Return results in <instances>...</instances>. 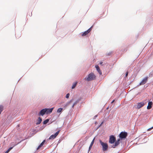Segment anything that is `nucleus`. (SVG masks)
I'll use <instances>...</instances> for the list:
<instances>
[{"instance_id": "nucleus-1", "label": "nucleus", "mask_w": 153, "mask_h": 153, "mask_svg": "<svg viewBox=\"0 0 153 153\" xmlns=\"http://www.w3.org/2000/svg\"><path fill=\"white\" fill-rule=\"evenodd\" d=\"M96 78V76L93 73H91L89 74L87 77L85 78V80L87 81L94 80Z\"/></svg>"}, {"instance_id": "nucleus-2", "label": "nucleus", "mask_w": 153, "mask_h": 153, "mask_svg": "<svg viewBox=\"0 0 153 153\" xmlns=\"http://www.w3.org/2000/svg\"><path fill=\"white\" fill-rule=\"evenodd\" d=\"M100 143L102 146V150L103 151H105L107 150L108 148V146L106 143L102 142V140H100Z\"/></svg>"}, {"instance_id": "nucleus-3", "label": "nucleus", "mask_w": 153, "mask_h": 153, "mask_svg": "<svg viewBox=\"0 0 153 153\" xmlns=\"http://www.w3.org/2000/svg\"><path fill=\"white\" fill-rule=\"evenodd\" d=\"M127 136V133L125 132H122L119 134V137L121 139H125Z\"/></svg>"}, {"instance_id": "nucleus-4", "label": "nucleus", "mask_w": 153, "mask_h": 153, "mask_svg": "<svg viewBox=\"0 0 153 153\" xmlns=\"http://www.w3.org/2000/svg\"><path fill=\"white\" fill-rule=\"evenodd\" d=\"M116 138L113 135H111L109 138V142L110 143H114L116 141Z\"/></svg>"}, {"instance_id": "nucleus-5", "label": "nucleus", "mask_w": 153, "mask_h": 153, "mask_svg": "<svg viewBox=\"0 0 153 153\" xmlns=\"http://www.w3.org/2000/svg\"><path fill=\"white\" fill-rule=\"evenodd\" d=\"M146 103H146H145L144 102H142L138 103L137 104V105L136 108L137 109H140V108L144 106V105H145Z\"/></svg>"}, {"instance_id": "nucleus-6", "label": "nucleus", "mask_w": 153, "mask_h": 153, "mask_svg": "<svg viewBox=\"0 0 153 153\" xmlns=\"http://www.w3.org/2000/svg\"><path fill=\"white\" fill-rule=\"evenodd\" d=\"M54 108H45V111H46V114H48L51 113L53 110Z\"/></svg>"}, {"instance_id": "nucleus-7", "label": "nucleus", "mask_w": 153, "mask_h": 153, "mask_svg": "<svg viewBox=\"0 0 153 153\" xmlns=\"http://www.w3.org/2000/svg\"><path fill=\"white\" fill-rule=\"evenodd\" d=\"M59 131L56 132L54 135H52L49 137L50 139H53L57 136L59 132Z\"/></svg>"}, {"instance_id": "nucleus-8", "label": "nucleus", "mask_w": 153, "mask_h": 153, "mask_svg": "<svg viewBox=\"0 0 153 153\" xmlns=\"http://www.w3.org/2000/svg\"><path fill=\"white\" fill-rule=\"evenodd\" d=\"M92 26L90 28H89L88 30L84 32L82 34V36H85L87 34H88L91 30Z\"/></svg>"}, {"instance_id": "nucleus-9", "label": "nucleus", "mask_w": 153, "mask_h": 153, "mask_svg": "<svg viewBox=\"0 0 153 153\" xmlns=\"http://www.w3.org/2000/svg\"><path fill=\"white\" fill-rule=\"evenodd\" d=\"M148 77L147 76L144 78L140 82V85H143L147 81Z\"/></svg>"}, {"instance_id": "nucleus-10", "label": "nucleus", "mask_w": 153, "mask_h": 153, "mask_svg": "<svg viewBox=\"0 0 153 153\" xmlns=\"http://www.w3.org/2000/svg\"><path fill=\"white\" fill-rule=\"evenodd\" d=\"M120 139H118L115 142L114 144L112 146L113 148H115L116 147L118 146L120 143Z\"/></svg>"}, {"instance_id": "nucleus-11", "label": "nucleus", "mask_w": 153, "mask_h": 153, "mask_svg": "<svg viewBox=\"0 0 153 153\" xmlns=\"http://www.w3.org/2000/svg\"><path fill=\"white\" fill-rule=\"evenodd\" d=\"M46 111H45V108L42 109L39 112L38 114V115L39 116H43L45 114H46Z\"/></svg>"}, {"instance_id": "nucleus-12", "label": "nucleus", "mask_w": 153, "mask_h": 153, "mask_svg": "<svg viewBox=\"0 0 153 153\" xmlns=\"http://www.w3.org/2000/svg\"><path fill=\"white\" fill-rule=\"evenodd\" d=\"M152 102L151 101H149L148 103V105L147 106V109H149L152 107Z\"/></svg>"}, {"instance_id": "nucleus-13", "label": "nucleus", "mask_w": 153, "mask_h": 153, "mask_svg": "<svg viewBox=\"0 0 153 153\" xmlns=\"http://www.w3.org/2000/svg\"><path fill=\"white\" fill-rule=\"evenodd\" d=\"M95 68H96L97 71L100 74V75H101L102 74V73L101 71V70L98 65H96L95 66Z\"/></svg>"}, {"instance_id": "nucleus-14", "label": "nucleus", "mask_w": 153, "mask_h": 153, "mask_svg": "<svg viewBox=\"0 0 153 153\" xmlns=\"http://www.w3.org/2000/svg\"><path fill=\"white\" fill-rule=\"evenodd\" d=\"M42 121V119L40 117H39L38 118L37 123V125L40 124Z\"/></svg>"}, {"instance_id": "nucleus-15", "label": "nucleus", "mask_w": 153, "mask_h": 153, "mask_svg": "<svg viewBox=\"0 0 153 153\" xmlns=\"http://www.w3.org/2000/svg\"><path fill=\"white\" fill-rule=\"evenodd\" d=\"M45 142V140H44L40 144V145L38 146L37 148V150H38L40 149V148L43 146Z\"/></svg>"}, {"instance_id": "nucleus-16", "label": "nucleus", "mask_w": 153, "mask_h": 153, "mask_svg": "<svg viewBox=\"0 0 153 153\" xmlns=\"http://www.w3.org/2000/svg\"><path fill=\"white\" fill-rule=\"evenodd\" d=\"M94 139H95V138H94L93 140H92V141L91 144H90V145L89 146V150L91 149V147H92V146H93L94 143Z\"/></svg>"}, {"instance_id": "nucleus-17", "label": "nucleus", "mask_w": 153, "mask_h": 153, "mask_svg": "<svg viewBox=\"0 0 153 153\" xmlns=\"http://www.w3.org/2000/svg\"><path fill=\"white\" fill-rule=\"evenodd\" d=\"M77 84V82H74L72 85V89L74 88L76 86Z\"/></svg>"}, {"instance_id": "nucleus-18", "label": "nucleus", "mask_w": 153, "mask_h": 153, "mask_svg": "<svg viewBox=\"0 0 153 153\" xmlns=\"http://www.w3.org/2000/svg\"><path fill=\"white\" fill-rule=\"evenodd\" d=\"M3 108L4 107L2 105H0V114H1V112L3 111Z\"/></svg>"}, {"instance_id": "nucleus-19", "label": "nucleus", "mask_w": 153, "mask_h": 153, "mask_svg": "<svg viewBox=\"0 0 153 153\" xmlns=\"http://www.w3.org/2000/svg\"><path fill=\"white\" fill-rule=\"evenodd\" d=\"M49 120L48 119H46L44 121L43 123L44 124H46L48 122Z\"/></svg>"}, {"instance_id": "nucleus-20", "label": "nucleus", "mask_w": 153, "mask_h": 153, "mask_svg": "<svg viewBox=\"0 0 153 153\" xmlns=\"http://www.w3.org/2000/svg\"><path fill=\"white\" fill-rule=\"evenodd\" d=\"M62 110V108H58L57 111V112L60 113L61 112Z\"/></svg>"}, {"instance_id": "nucleus-21", "label": "nucleus", "mask_w": 153, "mask_h": 153, "mask_svg": "<svg viewBox=\"0 0 153 153\" xmlns=\"http://www.w3.org/2000/svg\"><path fill=\"white\" fill-rule=\"evenodd\" d=\"M153 128V126L151 128H150L147 129V131H150Z\"/></svg>"}, {"instance_id": "nucleus-22", "label": "nucleus", "mask_w": 153, "mask_h": 153, "mask_svg": "<svg viewBox=\"0 0 153 153\" xmlns=\"http://www.w3.org/2000/svg\"><path fill=\"white\" fill-rule=\"evenodd\" d=\"M12 148L13 147H10L7 150L9 151V152Z\"/></svg>"}, {"instance_id": "nucleus-23", "label": "nucleus", "mask_w": 153, "mask_h": 153, "mask_svg": "<svg viewBox=\"0 0 153 153\" xmlns=\"http://www.w3.org/2000/svg\"><path fill=\"white\" fill-rule=\"evenodd\" d=\"M76 103H77V102H74V104H73V105L72 107H73L74 106V105H75L76 104Z\"/></svg>"}, {"instance_id": "nucleus-24", "label": "nucleus", "mask_w": 153, "mask_h": 153, "mask_svg": "<svg viewBox=\"0 0 153 153\" xmlns=\"http://www.w3.org/2000/svg\"><path fill=\"white\" fill-rule=\"evenodd\" d=\"M128 72H126V77H127L128 75Z\"/></svg>"}, {"instance_id": "nucleus-25", "label": "nucleus", "mask_w": 153, "mask_h": 153, "mask_svg": "<svg viewBox=\"0 0 153 153\" xmlns=\"http://www.w3.org/2000/svg\"><path fill=\"white\" fill-rule=\"evenodd\" d=\"M9 152V151L8 150H7L5 152V153H8V152Z\"/></svg>"}, {"instance_id": "nucleus-26", "label": "nucleus", "mask_w": 153, "mask_h": 153, "mask_svg": "<svg viewBox=\"0 0 153 153\" xmlns=\"http://www.w3.org/2000/svg\"><path fill=\"white\" fill-rule=\"evenodd\" d=\"M103 122H102L101 123V124H100V126H99V127H100V126H101L102 125V124H103Z\"/></svg>"}, {"instance_id": "nucleus-27", "label": "nucleus", "mask_w": 153, "mask_h": 153, "mask_svg": "<svg viewBox=\"0 0 153 153\" xmlns=\"http://www.w3.org/2000/svg\"><path fill=\"white\" fill-rule=\"evenodd\" d=\"M102 63H103V62H100V64H102Z\"/></svg>"}, {"instance_id": "nucleus-28", "label": "nucleus", "mask_w": 153, "mask_h": 153, "mask_svg": "<svg viewBox=\"0 0 153 153\" xmlns=\"http://www.w3.org/2000/svg\"><path fill=\"white\" fill-rule=\"evenodd\" d=\"M70 95V94L69 93H68V94H67L66 95V96H69Z\"/></svg>"}, {"instance_id": "nucleus-29", "label": "nucleus", "mask_w": 153, "mask_h": 153, "mask_svg": "<svg viewBox=\"0 0 153 153\" xmlns=\"http://www.w3.org/2000/svg\"><path fill=\"white\" fill-rule=\"evenodd\" d=\"M114 100H113L112 101V102H111V103H113V102H114Z\"/></svg>"}, {"instance_id": "nucleus-30", "label": "nucleus", "mask_w": 153, "mask_h": 153, "mask_svg": "<svg viewBox=\"0 0 153 153\" xmlns=\"http://www.w3.org/2000/svg\"><path fill=\"white\" fill-rule=\"evenodd\" d=\"M68 104H66V105H65V107H67L68 105Z\"/></svg>"}, {"instance_id": "nucleus-31", "label": "nucleus", "mask_w": 153, "mask_h": 153, "mask_svg": "<svg viewBox=\"0 0 153 153\" xmlns=\"http://www.w3.org/2000/svg\"><path fill=\"white\" fill-rule=\"evenodd\" d=\"M66 98H69V96H66Z\"/></svg>"}, {"instance_id": "nucleus-32", "label": "nucleus", "mask_w": 153, "mask_h": 153, "mask_svg": "<svg viewBox=\"0 0 153 153\" xmlns=\"http://www.w3.org/2000/svg\"><path fill=\"white\" fill-rule=\"evenodd\" d=\"M97 115H96V116H95V117H97Z\"/></svg>"}]
</instances>
